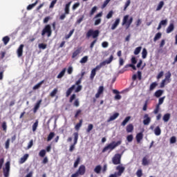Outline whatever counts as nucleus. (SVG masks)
<instances>
[{"label": "nucleus", "instance_id": "nucleus-20", "mask_svg": "<svg viewBox=\"0 0 177 177\" xmlns=\"http://www.w3.org/2000/svg\"><path fill=\"white\" fill-rule=\"evenodd\" d=\"M148 158H149V157H147V156H145L142 158V164L144 167H146V165H149V164H150V160Z\"/></svg>", "mask_w": 177, "mask_h": 177}, {"label": "nucleus", "instance_id": "nucleus-59", "mask_svg": "<svg viewBox=\"0 0 177 177\" xmlns=\"http://www.w3.org/2000/svg\"><path fill=\"white\" fill-rule=\"evenodd\" d=\"M164 76V71H160L158 75L156 76L157 80H160V78H162V77Z\"/></svg>", "mask_w": 177, "mask_h": 177}, {"label": "nucleus", "instance_id": "nucleus-2", "mask_svg": "<svg viewBox=\"0 0 177 177\" xmlns=\"http://www.w3.org/2000/svg\"><path fill=\"white\" fill-rule=\"evenodd\" d=\"M122 143V141L119 140L117 142L113 141L112 142L109 143L108 145H106L104 149H102V153H106L107 150H110V151H113L115 147H118Z\"/></svg>", "mask_w": 177, "mask_h": 177}, {"label": "nucleus", "instance_id": "nucleus-9", "mask_svg": "<svg viewBox=\"0 0 177 177\" xmlns=\"http://www.w3.org/2000/svg\"><path fill=\"white\" fill-rule=\"evenodd\" d=\"M116 169L118 171L117 173H115V174L116 175H118V176H121V175H122V174H124V171H125V167H122L121 165H118V167H116Z\"/></svg>", "mask_w": 177, "mask_h": 177}, {"label": "nucleus", "instance_id": "nucleus-52", "mask_svg": "<svg viewBox=\"0 0 177 177\" xmlns=\"http://www.w3.org/2000/svg\"><path fill=\"white\" fill-rule=\"evenodd\" d=\"M127 142H132V140H133V135L130 134V135L127 136Z\"/></svg>", "mask_w": 177, "mask_h": 177}, {"label": "nucleus", "instance_id": "nucleus-36", "mask_svg": "<svg viewBox=\"0 0 177 177\" xmlns=\"http://www.w3.org/2000/svg\"><path fill=\"white\" fill-rule=\"evenodd\" d=\"M55 138V132H50L47 137V142H50Z\"/></svg>", "mask_w": 177, "mask_h": 177}, {"label": "nucleus", "instance_id": "nucleus-55", "mask_svg": "<svg viewBox=\"0 0 177 177\" xmlns=\"http://www.w3.org/2000/svg\"><path fill=\"white\" fill-rule=\"evenodd\" d=\"M1 128H3V131L6 132V129H8V126L6 125V122H3L1 124Z\"/></svg>", "mask_w": 177, "mask_h": 177}, {"label": "nucleus", "instance_id": "nucleus-23", "mask_svg": "<svg viewBox=\"0 0 177 177\" xmlns=\"http://www.w3.org/2000/svg\"><path fill=\"white\" fill-rule=\"evenodd\" d=\"M126 131L127 133H131L133 131V124H129L126 127Z\"/></svg>", "mask_w": 177, "mask_h": 177}, {"label": "nucleus", "instance_id": "nucleus-58", "mask_svg": "<svg viewBox=\"0 0 177 177\" xmlns=\"http://www.w3.org/2000/svg\"><path fill=\"white\" fill-rule=\"evenodd\" d=\"M113 15H114V12H113V10L109 11L106 15V19H111V17H113Z\"/></svg>", "mask_w": 177, "mask_h": 177}, {"label": "nucleus", "instance_id": "nucleus-10", "mask_svg": "<svg viewBox=\"0 0 177 177\" xmlns=\"http://www.w3.org/2000/svg\"><path fill=\"white\" fill-rule=\"evenodd\" d=\"M103 92H104V87L103 86H100L95 94V98L99 99V97H100V95H103Z\"/></svg>", "mask_w": 177, "mask_h": 177}, {"label": "nucleus", "instance_id": "nucleus-54", "mask_svg": "<svg viewBox=\"0 0 177 177\" xmlns=\"http://www.w3.org/2000/svg\"><path fill=\"white\" fill-rule=\"evenodd\" d=\"M32 146H34V140H30V141L28 144L27 150H29V149H31Z\"/></svg>", "mask_w": 177, "mask_h": 177}, {"label": "nucleus", "instance_id": "nucleus-30", "mask_svg": "<svg viewBox=\"0 0 177 177\" xmlns=\"http://www.w3.org/2000/svg\"><path fill=\"white\" fill-rule=\"evenodd\" d=\"M129 120H131V116L126 117L123 122L121 123L122 127H125L127 124H128Z\"/></svg>", "mask_w": 177, "mask_h": 177}, {"label": "nucleus", "instance_id": "nucleus-7", "mask_svg": "<svg viewBox=\"0 0 177 177\" xmlns=\"http://www.w3.org/2000/svg\"><path fill=\"white\" fill-rule=\"evenodd\" d=\"M121 157L122 155L120 153H116L112 158V162L114 165H118V164H121Z\"/></svg>", "mask_w": 177, "mask_h": 177}, {"label": "nucleus", "instance_id": "nucleus-35", "mask_svg": "<svg viewBox=\"0 0 177 177\" xmlns=\"http://www.w3.org/2000/svg\"><path fill=\"white\" fill-rule=\"evenodd\" d=\"M38 124L39 121L38 120H36L35 122L32 126V132H35V131H37V129L38 128Z\"/></svg>", "mask_w": 177, "mask_h": 177}, {"label": "nucleus", "instance_id": "nucleus-60", "mask_svg": "<svg viewBox=\"0 0 177 177\" xmlns=\"http://www.w3.org/2000/svg\"><path fill=\"white\" fill-rule=\"evenodd\" d=\"M113 59H114V56H113V55H111L108 59H106L107 64H110V63H111L113 62Z\"/></svg>", "mask_w": 177, "mask_h": 177}, {"label": "nucleus", "instance_id": "nucleus-61", "mask_svg": "<svg viewBox=\"0 0 177 177\" xmlns=\"http://www.w3.org/2000/svg\"><path fill=\"white\" fill-rule=\"evenodd\" d=\"M46 46H47V45L44 44V43H41V44H39V49H46Z\"/></svg>", "mask_w": 177, "mask_h": 177}, {"label": "nucleus", "instance_id": "nucleus-46", "mask_svg": "<svg viewBox=\"0 0 177 177\" xmlns=\"http://www.w3.org/2000/svg\"><path fill=\"white\" fill-rule=\"evenodd\" d=\"M140 50H142V46L136 48L134 50V55H139V53H140Z\"/></svg>", "mask_w": 177, "mask_h": 177}, {"label": "nucleus", "instance_id": "nucleus-12", "mask_svg": "<svg viewBox=\"0 0 177 177\" xmlns=\"http://www.w3.org/2000/svg\"><path fill=\"white\" fill-rule=\"evenodd\" d=\"M23 49H24V44H21L17 50L18 57H21V56H23Z\"/></svg>", "mask_w": 177, "mask_h": 177}, {"label": "nucleus", "instance_id": "nucleus-32", "mask_svg": "<svg viewBox=\"0 0 177 177\" xmlns=\"http://www.w3.org/2000/svg\"><path fill=\"white\" fill-rule=\"evenodd\" d=\"M82 122H83V120L82 119L80 120V122L76 124V125L75 126V129L76 131H80V128H81V127H82Z\"/></svg>", "mask_w": 177, "mask_h": 177}, {"label": "nucleus", "instance_id": "nucleus-57", "mask_svg": "<svg viewBox=\"0 0 177 177\" xmlns=\"http://www.w3.org/2000/svg\"><path fill=\"white\" fill-rule=\"evenodd\" d=\"M86 62H88V56L83 57L80 60V63L82 64L86 63Z\"/></svg>", "mask_w": 177, "mask_h": 177}, {"label": "nucleus", "instance_id": "nucleus-31", "mask_svg": "<svg viewBox=\"0 0 177 177\" xmlns=\"http://www.w3.org/2000/svg\"><path fill=\"white\" fill-rule=\"evenodd\" d=\"M129 120H131V116L126 117L123 122L121 123L122 127H125L127 124H128Z\"/></svg>", "mask_w": 177, "mask_h": 177}, {"label": "nucleus", "instance_id": "nucleus-64", "mask_svg": "<svg viewBox=\"0 0 177 177\" xmlns=\"http://www.w3.org/2000/svg\"><path fill=\"white\" fill-rule=\"evenodd\" d=\"M79 6L80 2L75 3L72 7L73 10H75V9H77V8H78Z\"/></svg>", "mask_w": 177, "mask_h": 177}, {"label": "nucleus", "instance_id": "nucleus-29", "mask_svg": "<svg viewBox=\"0 0 177 177\" xmlns=\"http://www.w3.org/2000/svg\"><path fill=\"white\" fill-rule=\"evenodd\" d=\"M169 118H171V114L166 113L163 115L162 120L165 122H168V121H169Z\"/></svg>", "mask_w": 177, "mask_h": 177}, {"label": "nucleus", "instance_id": "nucleus-43", "mask_svg": "<svg viewBox=\"0 0 177 177\" xmlns=\"http://www.w3.org/2000/svg\"><path fill=\"white\" fill-rule=\"evenodd\" d=\"M161 35H162L161 32L156 33L153 38L154 42H156V41H158V39H160V38H161Z\"/></svg>", "mask_w": 177, "mask_h": 177}, {"label": "nucleus", "instance_id": "nucleus-49", "mask_svg": "<svg viewBox=\"0 0 177 177\" xmlns=\"http://www.w3.org/2000/svg\"><path fill=\"white\" fill-rule=\"evenodd\" d=\"M39 156L40 157H45V156H46V151H45V149L41 150L39 153Z\"/></svg>", "mask_w": 177, "mask_h": 177}, {"label": "nucleus", "instance_id": "nucleus-33", "mask_svg": "<svg viewBox=\"0 0 177 177\" xmlns=\"http://www.w3.org/2000/svg\"><path fill=\"white\" fill-rule=\"evenodd\" d=\"M39 1V0H36V1L34 3L28 5L27 7V10H31V9H32V8H34L35 6L37 5Z\"/></svg>", "mask_w": 177, "mask_h": 177}, {"label": "nucleus", "instance_id": "nucleus-28", "mask_svg": "<svg viewBox=\"0 0 177 177\" xmlns=\"http://www.w3.org/2000/svg\"><path fill=\"white\" fill-rule=\"evenodd\" d=\"M154 133L156 136H160L161 135V129L158 126L155 128Z\"/></svg>", "mask_w": 177, "mask_h": 177}, {"label": "nucleus", "instance_id": "nucleus-45", "mask_svg": "<svg viewBox=\"0 0 177 177\" xmlns=\"http://www.w3.org/2000/svg\"><path fill=\"white\" fill-rule=\"evenodd\" d=\"M162 6H164V1H162L158 3L156 10H161V9H162Z\"/></svg>", "mask_w": 177, "mask_h": 177}, {"label": "nucleus", "instance_id": "nucleus-24", "mask_svg": "<svg viewBox=\"0 0 177 177\" xmlns=\"http://www.w3.org/2000/svg\"><path fill=\"white\" fill-rule=\"evenodd\" d=\"M28 156H29L28 153H26L25 155H24V156L22 158H21V159L19 160V163L24 164V162L27 161Z\"/></svg>", "mask_w": 177, "mask_h": 177}, {"label": "nucleus", "instance_id": "nucleus-34", "mask_svg": "<svg viewBox=\"0 0 177 177\" xmlns=\"http://www.w3.org/2000/svg\"><path fill=\"white\" fill-rule=\"evenodd\" d=\"M66 68H64L59 73V75L57 76V78L60 79V78H63V77H64V74H66Z\"/></svg>", "mask_w": 177, "mask_h": 177}, {"label": "nucleus", "instance_id": "nucleus-37", "mask_svg": "<svg viewBox=\"0 0 177 177\" xmlns=\"http://www.w3.org/2000/svg\"><path fill=\"white\" fill-rule=\"evenodd\" d=\"M162 93H164V91L162 90H158L155 92V96L156 97H160L162 95Z\"/></svg>", "mask_w": 177, "mask_h": 177}, {"label": "nucleus", "instance_id": "nucleus-42", "mask_svg": "<svg viewBox=\"0 0 177 177\" xmlns=\"http://www.w3.org/2000/svg\"><path fill=\"white\" fill-rule=\"evenodd\" d=\"M96 10H97V6L93 7L89 13L90 16H93V15L96 13Z\"/></svg>", "mask_w": 177, "mask_h": 177}, {"label": "nucleus", "instance_id": "nucleus-38", "mask_svg": "<svg viewBox=\"0 0 177 177\" xmlns=\"http://www.w3.org/2000/svg\"><path fill=\"white\" fill-rule=\"evenodd\" d=\"M2 41L4 45H8V44L9 43V41H10V37H9L8 36H5L4 37H3Z\"/></svg>", "mask_w": 177, "mask_h": 177}, {"label": "nucleus", "instance_id": "nucleus-13", "mask_svg": "<svg viewBox=\"0 0 177 177\" xmlns=\"http://www.w3.org/2000/svg\"><path fill=\"white\" fill-rule=\"evenodd\" d=\"M81 50H82V47H79L77 50H75L73 55H72V59H75L80 53H81Z\"/></svg>", "mask_w": 177, "mask_h": 177}, {"label": "nucleus", "instance_id": "nucleus-17", "mask_svg": "<svg viewBox=\"0 0 177 177\" xmlns=\"http://www.w3.org/2000/svg\"><path fill=\"white\" fill-rule=\"evenodd\" d=\"M120 21H121V19L120 18H117L111 28V30H115L117 27H118V25L120 24Z\"/></svg>", "mask_w": 177, "mask_h": 177}, {"label": "nucleus", "instance_id": "nucleus-22", "mask_svg": "<svg viewBox=\"0 0 177 177\" xmlns=\"http://www.w3.org/2000/svg\"><path fill=\"white\" fill-rule=\"evenodd\" d=\"M70 5H71V1L66 4L64 8L65 15H70Z\"/></svg>", "mask_w": 177, "mask_h": 177}, {"label": "nucleus", "instance_id": "nucleus-6", "mask_svg": "<svg viewBox=\"0 0 177 177\" xmlns=\"http://www.w3.org/2000/svg\"><path fill=\"white\" fill-rule=\"evenodd\" d=\"M73 136H74V139H73L74 142L70 146V148H69V151L71 152L74 151V149H75V145L78 143V137H79L78 132L73 133Z\"/></svg>", "mask_w": 177, "mask_h": 177}, {"label": "nucleus", "instance_id": "nucleus-25", "mask_svg": "<svg viewBox=\"0 0 177 177\" xmlns=\"http://www.w3.org/2000/svg\"><path fill=\"white\" fill-rule=\"evenodd\" d=\"M175 28V26H174V24H170L169 26L167 27L166 32L167 34H169L172 32V30Z\"/></svg>", "mask_w": 177, "mask_h": 177}, {"label": "nucleus", "instance_id": "nucleus-26", "mask_svg": "<svg viewBox=\"0 0 177 177\" xmlns=\"http://www.w3.org/2000/svg\"><path fill=\"white\" fill-rule=\"evenodd\" d=\"M44 82H45V80H41L37 84L35 85L32 88L33 91H37V89H39V88H41V86L42 85V84H44Z\"/></svg>", "mask_w": 177, "mask_h": 177}, {"label": "nucleus", "instance_id": "nucleus-1", "mask_svg": "<svg viewBox=\"0 0 177 177\" xmlns=\"http://www.w3.org/2000/svg\"><path fill=\"white\" fill-rule=\"evenodd\" d=\"M100 34V31H99V30H93L92 29H90L86 32V38H91V37H92V38H93L94 39L90 44V48L91 49H93V47L95 46V44L97 42V37H99Z\"/></svg>", "mask_w": 177, "mask_h": 177}, {"label": "nucleus", "instance_id": "nucleus-21", "mask_svg": "<svg viewBox=\"0 0 177 177\" xmlns=\"http://www.w3.org/2000/svg\"><path fill=\"white\" fill-rule=\"evenodd\" d=\"M167 23H168V20L167 19L162 20L160 22V24H159V25H158V26L157 28V30H161L162 26H167Z\"/></svg>", "mask_w": 177, "mask_h": 177}, {"label": "nucleus", "instance_id": "nucleus-8", "mask_svg": "<svg viewBox=\"0 0 177 177\" xmlns=\"http://www.w3.org/2000/svg\"><path fill=\"white\" fill-rule=\"evenodd\" d=\"M3 176L5 177H9V172H10V162H7L5 165V168L3 169Z\"/></svg>", "mask_w": 177, "mask_h": 177}, {"label": "nucleus", "instance_id": "nucleus-14", "mask_svg": "<svg viewBox=\"0 0 177 177\" xmlns=\"http://www.w3.org/2000/svg\"><path fill=\"white\" fill-rule=\"evenodd\" d=\"M41 103H42V100H39L37 102V103L35 104L33 108V113H37V111H38V109L41 106Z\"/></svg>", "mask_w": 177, "mask_h": 177}, {"label": "nucleus", "instance_id": "nucleus-18", "mask_svg": "<svg viewBox=\"0 0 177 177\" xmlns=\"http://www.w3.org/2000/svg\"><path fill=\"white\" fill-rule=\"evenodd\" d=\"M120 116V113H115L113 115H111L110 118L108 119L107 122H111V121H114L116 118H118Z\"/></svg>", "mask_w": 177, "mask_h": 177}, {"label": "nucleus", "instance_id": "nucleus-11", "mask_svg": "<svg viewBox=\"0 0 177 177\" xmlns=\"http://www.w3.org/2000/svg\"><path fill=\"white\" fill-rule=\"evenodd\" d=\"M151 122V118L149 117V114L146 113L144 115L143 124L144 125H149Z\"/></svg>", "mask_w": 177, "mask_h": 177}, {"label": "nucleus", "instance_id": "nucleus-39", "mask_svg": "<svg viewBox=\"0 0 177 177\" xmlns=\"http://www.w3.org/2000/svg\"><path fill=\"white\" fill-rule=\"evenodd\" d=\"M80 162H81V158L78 156L74 162V165H73L74 168H77Z\"/></svg>", "mask_w": 177, "mask_h": 177}, {"label": "nucleus", "instance_id": "nucleus-53", "mask_svg": "<svg viewBox=\"0 0 177 177\" xmlns=\"http://www.w3.org/2000/svg\"><path fill=\"white\" fill-rule=\"evenodd\" d=\"M92 129H93V124H89L88 126V128L86 129L87 133H89V132H91V131H92Z\"/></svg>", "mask_w": 177, "mask_h": 177}, {"label": "nucleus", "instance_id": "nucleus-44", "mask_svg": "<svg viewBox=\"0 0 177 177\" xmlns=\"http://www.w3.org/2000/svg\"><path fill=\"white\" fill-rule=\"evenodd\" d=\"M158 85L157 82H153L149 86V91H153L154 88Z\"/></svg>", "mask_w": 177, "mask_h": 177}, {"label": "nucleus", "instance_id": "nucleus-15", "mask_svg": "<svg viewBox=\"0 0 177 177\" xmlns=\"http://www.w3.org/2000/svg\"><path fill=\"white\" fill-rule=\"evenodd\" d=\"M113 93H114L115 95V100H121V95H120V91L117 89L113 90Z\"/></svg>", "mask_w": 177, "mask_h": 177}, {"label": "nucleus", "instance_id": "nucleus-5", "mask_svg": "<svg viewBox=\"0 0 177 177\" xmlns=\"http://www.w3.org/2000/svg\"><path fill=\"white\" fill-rule=\"evenodd\" d=\"M46 34H47V37L48 38H49V37H51V35H52V27L49 24L46 25L41 31L42 37H44Z\"/></svg>", "mask_w": 177, "mask_h": 177}, {"label": "nucleus", "instance_id": "nucleus-41", "mask_svg": "<svg viewBox=\"0 0 177 177\" xmlns=\"http://www.w3.org/2000/svg\"><path fill=\"white\" fill-rule=\"evenodd\" d=\"M100 171H102V166L100 165H97L94 169L95 174H100Z\"/></svg>", "mask_w": 177, "mask_h": 177}, {"label": "nucleus", "instance_id": "nucleus-19", "mask_svg": "<svg viewBox=\"0 0 177 177\" xmlns=\"http://www.w3.org/2000/svg\"><path fill=\"white\" fill-rule=\"evenodd\" d=\"M172 74H171L170 71H168L166 74H165V80H166L167 84H169V82H171V77Z\"/></svg>", "mask_w": 177, "mask_h": 177}, {"label": "nucleus", "instance_id": "nucleus-4", "mask_svg": "<svg viewBox=\"0 0 177 177\" xmlns=\"http://www.w3.org/2000/svg\"><path fill=\"white\" fill-rule=\"evenodd\" d=\"M85 172H86V168L85 167V165H82L79 167L77 171L73 174L71 177L83 176V175H85Z\"/></svg>", "mask_w": 177, "mask_h": 177}, {"label": "nucleus", "instance_id": "nucleus-51", "mask_svg": "<svg viewBox=\"0 0 177 177\" xmlns=\"http://www.w3.org/2000/svg\"><path fill=\"white\" fill-rule=\"evenodd\" d=\"M136 176L138 177L143 176V171H142V169H140L136 171Z\"/></svg>", "mask_w": 177, "mask_h": 177}, {"label": "nucleus", "instance_id": "nucleus-48", "mask_svg": "<svg viewBox=\"0 0 177 177\" xmlns=\"http://www.w3.org/2000/svg\"><path fill=\"white\" fill-rule=\"evenodd\" d=\"M57 93V88H54L53 91L50 93V96L51 97H55Z\"/></svg>", "mask_w": 177, "mask_h": 177}, {"label": "nucleus", "instance_id": "nucleus-27", "mask_svg": "<svg viewBox=\"0 0 177 177\" xmlns=\"http://www.w3.org/2000/svg\"><path fill=\"white\" fill-rule=\"evenodd\" d=\"M136 139L137 140V142L140 143V140L143 139V133H138L136 135Z\"/></svg>", "mask_w": 177, "mask_h": 177}, {"label": "nucleus", "instance_id": "nucleus-50", "mask_svg": "<svg viewBox=\"0 0 177 177\" xmlns=\"http://www.w3.org/2000/svg\"><path fill=\"white\" fill-rule=\"evenodd\" d=\"M75 30V29H73L72 30H71L69 33L65 36L66 39H68V38H70L71 35L74 34Z\"/></svg>", "mask_w": 177, "mask_h": 177}, {"label": "nucleus", "instance_id": "nucleus-63", "mask_svg": "<svg viewBox=\"0 0 177 177\" xmlns=\"http://www.w3.org/2000/svg\"><path fill=\"white\" fill-rule=\"evenodd\" d=\"M73 106H75V107H80V100L78 99L75 100Z\"/></svg>", "mask_w": 177, "mask_h": 177}, {"label": "nucleus", "instance_id": "nucleus-16", "mask_svg": "<svg viewBox=\"0 0 177 177\" xmlns=\"http://www.w3.org/2000/svg\"><path fill=\"white\" fill-rule=\"evenodd\" d=\"M74 89H75V85H72L71 87H70L66 93V97H68V96H70L71 95V93H73V91H74Z\"/></svg>", "mask_w": 177, "mask_h": 177}, {"label": "nucleus", "instance_id": "nucleus-40", "mask_svg": "<svg viewBox=\"0 0 177 177\" xmlns=\"http://www.w3.org/2000/svg\"><path fill=\"white\" fill-rule=\"evenodd\" d=\"M142 59H146L147 57V49L143 48L142 52Z\"/></svg>", "mask_w": 177, "mask_h": 177}, {"label": "nucleus", "instance_id": "nucleus-3", "mask_svg": "<svg viewBox=\"0 0 177 177\" xmlns=\"http://www.w3.org/2000/svg\"><path fill=\"white\" fill-rule=\"evenodd\" d=\"M133 21V17H131L129 18V15H125L123 17L122 26H125L126 30H128V28L131 27V24H132Z\"/></svg>", "mask_w": 177, "mask_h": 177}, {"label": "nucleus", "instance_id": "nucleus-56", "mask_svg": "<svg viewBox=\"0 0 177 177\" xmlns=\"http://www.w3.org/2000/svg\"><path fill=\"white\" fill-rule=\"evenodd\" d=\"M81 113H82V110H81V109H77V110L76 111L75 114V118H78V116H79L80 115H81Z\"/></svg>", "mask_w": 177, "mask_h": 177}, {"label": "nucleus", "instance_id": "nucleus-62", "mask_svg": "<svg viewBox=\"0 0 177 177\" xmlns=\"http://www.w3.org/2000/svg\"><path fill=\"white\" fill-rule=\"evenodd\" d=\"M158 111H160V105H156V109L153 110V113L158 114Z\"/></svg>", "mask_w": 177, "mask_h": 177}, {"label": "nucleus", "instance_id": "nucleus-47", "mask_svg": "<svg viewBox=\"0 0 177 177\" xmlns=\"http://www.w3.org/2000/svg\"><path fill=\"white\" fill-rule=\"evenodd\" d=\"M95 75H96V71H95V69H93L91 73L90 80H93V78H95Z\"/></svg>", "mask_w": 177, "mask_h": 177}]
</instances>
